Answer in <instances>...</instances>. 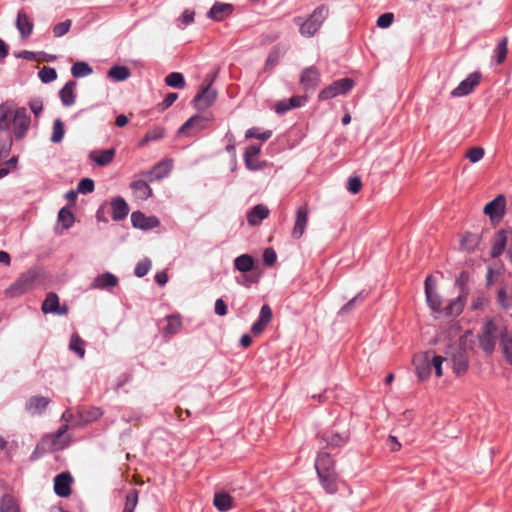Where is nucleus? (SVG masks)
<instances>
[{
  "instance_id": "f257e3e1",
  "label": "nucleus",
  "mask_w": 512,
  "mask_h": 512,
  "mask_svg": "<svg viewBox=\"0 0 512 512\" xmlns=\"http://www.w3.org/2000/svg\"><path fill=\"white\" fill-rule=\"evenodd\" d=\"M13 124V133L17 140L25 137L30 128L31 118L25 107L13 109L8 103L0 105V130L10 134V125Z\"/></svg>"
},
{
  "instance_id": "f03ea898",
  "label": "nucleus",
  "mask_w": 512,
  "mask_h": 512,
  "mask_svg": "<svg viewBox=\"0 0 512 512\" xmlns=\"http://www.w3.org/2000/svg\"><path fill=\"white\" fill-rule=\"evenodd\" d=\"M327 16L328 8L320 5L306 21L300 23L301 18H296L295 21L300 24V34L305 37H312L319 30Z\"/></svg>"
},
{
  "instance_id": "7ed1b4c3",
  "label": "nucleus",
  "mask_w": 512,
  "mask_h": 512,
  "mask_svg": "<svg viewBox=\"0 0 512 512\" xmlns=\"http://www.w3.org/2000/svg\"><path fill=\"white\" fill-rule=\"evenodd\" d=\"M354 86V81L350 78H343L330 84L322 89L318 98L322 101L332 99L338 95H343L349 92Z\"/></svg>"
},
{
  "instance_id": "20e7f679",
  "label": "nucleus",
  "mask_w": 512,
  "mask_h": 512,
  "mask_svg": "<svg viewBox=\"0 0 512 512\" xmlns=\"http://www.w3.org/2000/svg\"><path fill=\"white\" fill-rule=\"evenodd\" d=\"M497 331V326L493 320H488L482 327L479 335V346L486 354H492L495 349Z\"/></svg>"
},
{
  "instance_id": "39448f33",
  "label": "nucleus",
  "mask_w": 512,
  "mask_h": 512,
  "mask_svg": "<svg viewBox=\"0 0 512 512\" xmlns=\"http://www.w3.org/2000/svg\"><path fill=\"white\" fill-rule=\"evenodd\" d=\"M213 80L214 76H212L210 80L205 79V85H203V87L194 97V106L198 110H204L215 102L217 98V92L211 88Z\"/></svg>"
},
{
  "instance_id": "423d86ee",
  "label": "nucleus",
  "mask_w": 512,
  "mask_h": 512,
  "mask_svg": "<svg viewBox=\"0 0 512 512\" xmlns=\"http://www.w3.org/2000/svg\"><path fill=\"white\" fill-rule=\"evenodd\" d=\"M67 430L68 425H62L55 433L46 435L43 438V443L53 451H59L66 448L70 442V437L67 435Z\"/></svg>"
},
{
  "instance_id": "0eeeda50",
  "label": "nucleus",
  "mask_w": 512,
  "mask_h": 512,
  "mask_svg": "<svg viewBox=\"0 0 512 512\" xmlns=\"http://www.w3.org/2000/svg\"><path fill=\"white\" fill-rule=\"evenodd\" d=\"M350 438L348 430H339L336 427H332L324 431L321 435V439L326 443V447L334 449L344 446Z\"/></svg>"
},
{
  "instance_id": "6e6552de",
  "label": "nucleus",
  "mask_w": 512,
  "mask_h": 512,
  "mask_svg": "<svg viewBox=\"0 0 512 512\" xmlns=\"http://www.w3.org/2000/svg\"><path fill=\"white\" fill-rule=\"evenodd\" d=\"M36 278L37 274L34 271H28L22 274L18 280L6 290V294L15 297L27 292L33 287Z\"/></svg>"
},
{
  "instance_id": "1a4fd4ad",
  "label": "nucleus",
  "mask_w": 512,
  "mask_h": 512,
  "mask_svg": "<svg viewBox=\"0 0 512 512\" xmlns=\"http://www.w3.org/2000/svg\"><path fill=\"white\" fill-rule=\"evenodd\" d=\"M213 120L212 116L194 115L189 118L178 130L179 134L193 135L207 128Z\"/></svg>"
},
{
  "instance_id": "9d476101",
  "label": "nucleus",
  "mask_w": 512,
  "mask_h": 512,
  "mask_svg": "<svg viewBox=\"0 0 512 512\" xmlns=\"http://www.w3.org/2000/svg\"><path fill=\"white\" fill-rule=\"evenodd\" d=\"M309 213L310 209L307 203H304L296 210L295 223L291 232V236L294 239H300L303 236L308 224Z\"/></svg>"
},
{
  "instance_id": "9b49d317",
  "label": "nucleus",
  "mask_w": 512,
  "mask_h": 512,
  "mask_svg": "<svg viewBox=\"0 0 512 512\" xmlns=\"http://www.w3.org/2000/svg\"><path fill=\"white\" fill-rule=\"evenodd\" d=\"M506 209V198L503 194L498 195L484 207V214L488 215L492 221H499L503 218Z\"/></svg>"
},
{
  "instance_id": "f8f14e48",
  "label": "nucleus",
  "mask_w": 512,
  "mask_h": 512,
  "mask_svg": "<svg viewBox=\"0 0 512 512\" xmlns=\"http://www.w3.org/2000/svg\"><path fill=\"white\" fill-rule=\"evenodd\" d=\"M452 368L457 375L464 374L469 367V360L466 350L462 346L455 348L451 356Z\"/></svg>"
},
{
  "instance_id": "ddd939ff",
  "label": "nucleus",
  "mask_w": 512,
  "mask_h": 512,
  "mask_svg": "<svg viewBox=\"0 0 512 512\" xmlns=\"http://www.w3.org/2000/svg\"><path fill=\"white\" fill-rule=\"evenodd\" d=\"M480 78V73L475 72L470 74L465 80L460 82V84L451 92V95L454 97L468 95L479 84Z\"/></svg>"
},
{
  "instance_id": "4468645a",
  "label": "nucleus",
  "mask_w": 512,
  "mask_h": 512,
  "mask_svg": "<svg viewBox=\"0 0 512 512\" xmlns=\"http://www.w3.org/2000/svg\"><path fill=\"white\" fill-rule=\"evenodd\" d=\"M413 363L416 368L417 376L420 380H426L431 373V360L429 352L415 355Z\"/></svg>"
},
{
  "instance_id": "2eb2a0df",
  "label": "nucleus",
  "mask_w": 512,
  "mask_h": 512,
  "mask_svg": "<svg viewBox=\"0 0 512 512\" xmlns=\"http://www.w3.org/2000/svg\"><path fill=\"white\" fill-rule=\"evenodd\" d=\"M73 478L69 472L58 474L54 478V491L60 497H68L71 495V484Z\"/></svg>"
},
{
  "instance_id": "dca6fc26",
  "label": "nucleus",
  "mask_w": 512,
  "mask_h": 512,
  "mask_svg": "<svg viewBox=\"0 0 512 512\" xmlns=\"http://www.w3.org/2000/svg\"><path fill=\"white\" fill-rule=\"evenodd\" d=\"M315 468L317 475L320 474H334L335 472V463L327 452H320L315 461Z\"/></svg>"
},
{
  "instance_id": "f3484780",
  "label": "nucleus",
  "mask_w": 512,
  "mask_h": 512,
  "mask_svg": "<svg viewBox=\"0 0 512 512\" xmlns=\"http://www.w3.org/2000/svg\"><path fill=\"white\" fill-rule=\"evenodd\" d=\"M320 82V73L316 67L311 66L303 70L300 83L305 90L315 89Z\"/></svg>"
},
{
  "instance_id": "a211bd4d",
  "label": "nucleus",
  "mask_w": 512,
  "mask_h": 512,
  "mask_svg": "<svg viewBox=\"0 0 512 512\" xmlns=\"http://www.w3.org/2000/svg\"><path fill=\"white\" fill-rule=\"evenodd\" d=\"M50 403V399L44 396H31L25 404L26 411L31 415L42 414Z\"/></svg>"
},
{
  "instance_id": "6ab92c4d",
  "label": "nucleus",
  "mask_w": 512,
  "mask_h": 512,
  "mask_svg": "<svg viewBox=\"0 0 512 512\" xmlns=\"http://www.w3.org/2000/svg\"><path fill=\"white\" fill-rule=\"evenodd\" d=\"M131 222L134 227L143 230L152 229L159 225V220L156 217H146L140 211H135L131 214Z\"/></svg>"
},
{
  "instance_id": "aec40b11",
  "label": "nucleus",
  "mask_w": 512,
  "mask_h": 512,
  "mask_svg": "<svg viewBox=\"0 0 512 512\" xmlns=\"http://www.w3.org/2000/svg\"><path fill=\"white\" fill-rule=\"evenodd\" d=\"M233 12V6L228 3L215 2L208 11V18L214 21H222Z\"/></svg>"
},
{
  "instance_id": "412c9836",
  "label": "nucleus",
  "mask_w": 512,
  "mask_h": 512,
  "mask_svg": "<svg viewBox=\"0 0 512 512\" xmlns=\"http://www.w3.org/2000/svg\"><path fill=\"white\" fill-rule=\"evenodd\" d=\"M500 345L506 361L512 365V329L507 326L500 331Z\"/></svg>"
},
{
  "instance_id": "4be33fe9",
  "label": "nucleus",
  "mask_w": 512,
  "mask_h": 512,
  "mask_svg": "<svg viewBox=\"0 0 512 512\" xmlns=\"http://www.w3.org/2000/svg\"><path fill=\"white\" fill-rule=\"evenodd\" d=\"M43 313H56L59 315L65 314L67 312L66 308L60 309L59 307V298L56 293L50 292L47 294L45 300L42 303L41 307Z\"/></svg>"
},
{
  "instance_id": "5701e85b",
  "label": "nucleus",
  "mask_w": 512,
  "mask_h": 512,
  "mask_svg": "<svg viewBox=\"0 0 512 512\" xmlns=\"http://www.w3.org/2000/svg\"><path fill=\"white\" fill-rule=\"evenodd\" d=\"M431 280H432V276H428L425 280V294H426V300H427V303L429 305V307L435 311V312H441L442 309H441V305H442V302H441V298L440 296L435 292L433 291L432 287H431Z\"/></svg>"
},
{
  "instance_id": "b1692460",
  "label": "nucleus",
  "mask_w": 512,
  "mask_h": 512,
  "mask_svg": "<svg viewBox=\"0 0 512 512\" xmlns=\"http://www.w3.org/2000/svg\"><path fill=\"white\" fill-rule=\"evenodd\" d=\"M115 149L93 150L89 154V158L98 166H106L111 163L115 157Z\"/></svg>"
},
{
  "instance_id": "393cba45",
  "label": "nucleus",
  "mask_w": 512,
  "mask_h": 512,
  "mask_svg": "<svg viewBox=\"0 0 512 512\" xmlns=\"http://www.w3.org/2000/svg\"><path fill=\"white\" fill-rule=\"evenodd\" d=\"M269 215V209L262 204L254 206L247 214V221L249 225L256 226L260 224Z\"/></svg>"
},
{
  "instance_id": "a878e982",
  "label": "nucleus",
  "mask_w": 512,
  "mask_h": 512,
  "mask_svg": "<svg viewBox=\"0 0 512 512\" xmlns=\"http://www.w3.org/2000/svg\"><path fill=\"white\" fill-rule=\"evenodd\" d=\"M118 284V278L112 273L106 272L97 276L92 282L94 289H110Z\"/></svg>"
},
{
  "instance_id": "bb28decb",
  "label": "nucleus",
  "mask_w": 512,
  "mask_h": 512,
  "mask_svg": "<svg viewBox=\"0 0 512 512\" xmlns=\"http://www.w3.org/2000/svg\"><path fill=\"white\" fill-rule=\"evenodd\" d=\"M508 241V232L505 230L498 231L494 238L491 248V256L496 258L500 256L505 250L506 244Z\"/></svg>"
},
{
  "instance_id": "cd10ccee",
  "label": "nucleus",
  "mask_w": 512,
  "mask_h": 512,
  "mask_svg": "<svg viewBox=\"0 0 512 512\" xmlns=\"http://www.w3.org/2000/svg\"><path fill=\"white\" fill-rule=\"evenodd\" d=\"M16 27L23 38H28L31 35L33 31V23L25 12H18Z\"/></svg>"
},
{
  "instance_id": "c85d7f7f",
  "label": "nucleus",
  "mask_w": 512,
  "mask_h": 512,
  "mask_svg": "<svg viewBox=\"0 0 512 512\" xmlns=\"http://www.w3.org/2000/svg\"><path fill=\"white\" fill-rule=\"evenodd\" d=\"M0 512H21L19 499L10 493L4 494L0 499Z\"/></svg>"
},
{
  "instance_id": "c756f323",
  "label": "nucleus",
  "mask_w": 512,
  "mask_h": 512,
  "mask_svg": "<svg viewBox=\"0 0 512 512\" xmlns=\"http://www.w3.org/2000/svg\"><path fill=\"white\" fill-rule=\"evenodd\" d=\"M466 302V294L459 295L456 299L452 300L444 309L443 312L446 316L455 317L462 313Z\"/></svg>"
},
{
  "instance_id": "7c9ffc66",
  "label": "nucleus",
  "mask_w": 512,
  "mask_h": 512,
  "mask_svg": "<svg viewBox=\"0 0 512 512\" xmlns=\"http://www.w3.org/2000/svg\"><path fill=\"white\" fill-rule=\"evenodd\" d=\"M112 218L115 221L123 220L129 212V208L125 200L121 197L114 199L111 203Z\"/></svg>"
},
{
  "instance_id": "2f4dec72",
  "label": "nucleus",
  "mask_w": 512,
  "mask_h": 512,
  "mask_svg": "<svg viewBox=\"0 0 512 512\" xmlns=\"http://www.w3.org/2000/svg\"><path fill=\"white\" fill-rule=\"evenodd\" d=\"M255 266L254 259L249 254H242L235 258L234 267L242 273H247L253 270Z\"/></svg>"
},
{
  "instance_id": "473e14b6",
  "label": "nucleus",
  "mask_w": 512,
  "mask_h": 512,
  "mask_svg": "<svg viewBox=\"0 0 512 512\" xmlns=\"http://www.w3.org/2000/svg\"><path fill=\"white\" fill-rule=\"evenodd\" d=\"M76 87V82L69 81L67 82L64 87L60 90V99L64 106H71L75 102V94L74 90Z\"/></svg>"
},
{
  "instance_id": "72a5a7b5",
  "label": "nucleus",
  "mask_w": 512,
  "mask_h": 512,
  "mask_svg": "<svg viewBox=\"0 0 512 512\" xmlns=\"http://www.w3.org/2000/svg\"><path fill=\"white\" fill-rule=\"evenodd\" d=\"M131 188L136 198L146 200L152 195V190L144 180H136L131 183Z\"/></svg>"
},
{
  "instance_id": "f704fd0d",
  "label": "nucleus",
  "mask_w": 512,
  "mask_h": 512,
  "mask_svg": "<svg viewBox=\"0 0 512 512\" xmlns=\"http://www.w3.org/2000/svg\"><path fill=\"white\" fill-rule=\"evenodd\" d=\"M321 486L329 494H335L338 490L337 474H320L318 475Z\"/></svg>"
},
{
  "instance_id": "c9c22d12",
  "label": "nucleus",
  "mask_w": 512,
  "mask_h": 512,
  "mask_svg": "<svg viewBox=\"0 0 512 512\" xmlns=\"http://www.w3.org/2000/svg\"><path fill=\"white\" fill-rule=\"evenodd\" d=\"M285 52L286 50L284 47H281L280 45L274 46L267 57L265 69L268 70L274 68L279 63Z\"/></svg>"
},
{
  "instance_id": "e433bc0d",
  "label": "nucleus",
  "mask_w": 512,
  "mask_h": 512,
  "mask_svg": "<svg viewBox=\"0 0 512 512\" xmlns=\"http://www.w3.org/2000/svg\"><path fill=\"white\" fill-rule=\"evenodd\" d=\"M166 321H167V325L164 329L165 335L172 336V335L177 334L181 330L182 321H181L180 316H176V315L167 316Z\"/></svg>"
},
{
  "instance_id": "4c0bfd02",
  "label": "nucleus",
  "mask_w": 512,
  "mask_h": 512,
  "mask_svg": "<svg viewBox=\"0 0 512 512\" xmlns=\"http://www.w3.org/2000/svg\"><path fill=\"white\" fill-rule=\"evenodd\" d=\"M213 504L218 510L227 511L232 507V498L227 493H216Z\"/></svg>"
},
{
  "instance_id": "58836bf2",
  "label": "nucleus",
  "mask_w": 512,
  "mask_h": 512,
  "mask_svg": "<svg viewBox=\"0 0 512 512\" xmlns=\"http://www.w3.org/2000/svg\"><path fill=\"white\" fill-rule=\"evenodd\" d=\"M130 70L126 66H113L108 71V77L115 81H124L130 77Z\"/></svg>"
},
{
  "instance_id": "ea45409f",
  "label": "nucleus",
  "mask_w": 512,
  "mask_h": 512,
  "mask_svg": "<svg viewBox=\"0 0 512 512\" xmlns=\"http://www.w3.org/2000/svg\"><path fill=\"white\" fill-rule=\"evenodd\" d=\"M92 72L93 70L89 64L83 61H78L71 67V74L76 78L88 76Z\"/></svg>"
},
{
  "instance_id": "a19ab883",
  "label": "nucleus",
  "mask_w": 512,
  "mask_h": 512,
  "mask_svg": "<svg viewBox=\"0 0 512 512\" xmlns=\"http://www.w3.org/2000/svg\"><path fill=\"white\" fill-rule=\"evenodd\" d=\"M139 499V492L136 489H131L125 498L124 509L122 512H134L137 507Z\"/></svg>"
},
{
  "instance_id": "79ce46f5",
  "label": "nucleus",
  "mask_w": 512,
  "mask_h": 512,
  "mask_svg": "<svg viewBox=\"0 0 512 512\" xmlns=\"http://www.w3.org/2000/svg\"><path fill=\"white\" fill-rule=\"evenodd\" d=\"M260 146L258 145H251L249 146L246 151H245V163H246V166L249 168V169H256L257 166L254 165V160L257 158V156L259 155L260 153Z\"/></svg>"
},
{
  "instance_id": "37998d69",
  "label": "nucleus",
  "mask_w": 512,
  "mask_h": 512,
  "mask_svg": "<svg viewBox=\"0 0 512 512\" xmlns=\"http://www.w3.org/2000/svg\"><path fill=\"white\" fill-rule=\"evenodd\" d=\"M58 222L63 229H69L74 223L73 213L66 207L62 208L58 213Z\"/></svg>"
},
{
  "instance_id": "c03bdc74",
  "label": "nucleus",
  "mask_w": 512,
  "mask_h": 512,
  "mask_svg": "<svg viewBox=\"0 0 512 512\" xmlns=\"http://www.w3.org/2000/svg\"><path fill=\"white\" fill-rule=\"evenodd\" d=\"M497 302L504 308L509 309L512 307V291L508 292L506 288H500L497 293Z\"/></svg>"
},
{
  "instance_id": "a18cd8bd",
  "label": "nucleus",
  "mask_w": 512,
  "mask_h": 512,
  "mask_svg": "<svg viewBox=\"0 0 512 512\" xmlns=\"http://www.w3.org/2000/svg\"><path fill=\"white\" fill-rule=\"evenodd\" d=\"M507 45H508V39H507V37H504L498 42V44L495 48L496 62L498 64H502L506 59V56L508 53Z\"/></svg>"
},
{
  "instance_id": "49530a36",
  "label": "nucleus",
  "mask_w": 512,
  "mask_h": 512,
  "mask_svg": "<svg viewBox=\"0 0 512 512\" xmlns=\"http://www.w3.org/2000/svg\"><path fill=\"white\" fill-rule=\"evenodd\" d=\"M65 134L64 123L61 119H56L53 122V131L51 141L53 143H60L63 140Z\"/></svg>"
},
{
  "instance_id": "de8ad7c7",
  "label": "nucleus",
  "mask_w": 512,
  "mask_h": 512,
  "mask_svg": "<svg viewBox=\"0 0 512 512\" xmlns=\"http://www.w3.org/2000/svg\"><path fill=\"white\" fill-rule=\"evenodd\" d=\"M84 344L85 342L81 337L75 333L71 336L69 347L72 351L77 353L79 357L83 358L85 355Z\"/></svg>"
},
{
  "instance_id": "09e8293b",
  "label": "nucleus",
  "mask_w": 512,
  "mask_h": 512,
  "mask_svg": "<svg viewBox=\"0 0 512 512\" xmlns=\"http://www.w3.org/2000/svg\"><path fill=\"white\" fill-rule=\"evenodd\" d=\"M165 83L174 88H183L185 86V80L181 73L172 72L165 78Z\"/></svg>"
},
{
  "instance_id": "8fccbe9b",
  "label": "nucleus",
  "mask_w": 512,
  "mask_h": 512,
  "mask_svg": "<svg viewBox=\"0 0 512 512\" xmlns=\"http://www.w3.org/2000/svg\"><path fill=\"white\" fill-rule=\"evenodd\" d=\"M164 136V129L161 127H153L150 129L141 140L140 145H145L151 141H156Z\"/></svg>"
},
{
  "instance_id": "3c124183",
  "label": "nucleus",
  "mask_w": 512,
  "mask_h": 512,
  "mask_svg": "<svg viewBox=\"0 0 512 512\" xmlns=\"http://www.w3.org/2000/svg\"><path fill=\"white\" fill-rule=\"evenodd\" d=\"M43 83H50L57 78V72L54 68L44 66L38 73Z\"/></svg>"
},
{
  "instance_id": "603ef678",
  "label": "nucleus",
  "mask_w": 512,
  "mask_h": 512,
  "mask_svg": "<svg viewBox=\"0 0 512 512\" xmlns=\"http://www.w3.org/2000/svg\"><path fill=\"white\" fill-rule=\"evenodd\" d=\"M477 244L478 236L475 234L468 233L461 240V246L468 251H472Z\"/></svg>"
},
{
  "instance_id": "864d4df0",
  "label": "nucleus",
  "mask_w": 512,
  "mask_h": 512,
  "mask_svg": "<svg viewBox=\"0 0 512 512\" xmlns=\"http://www.w3.org/2000/svg\"><path fill=\"white\" fill-rule=\"evenodd\" d=\"M484 155H485V150L482 147H472L466 153V157L472 163L479 162L484 157Z\"/></svg>"
},
{
  "instance_id": "5fc2aeb1",
  "label": "nucleus",
  "mask_w": 512,
  "mask_h": 512,
  "mask_svg": "<svg viewBox=\"0 0 512 512\" xmlns=\"http://www.w3.org/2000/svg\"><path fill=\"white\" fill-rule=\"evenodd\" d=\"M12 147V138L10 134H6L3 141H0V161L8 157Z\"/></svg>"
},
{
  "instance_id": "6e6d98bb",
  "label": "nucleus",
  "mask_w": 512,
  "mask_h": 512,
  "mask_svg": "<svg viewBox=\"0 0 512 512\" xmlns=\"http://www.w3.org/2000/svg\"><path fill=\"white\" fill-rule=\"evenodd\" d=\"M271 135H272L271 131H265V132L260 133L258 128H250L246 131L245 136L247 138H256L261 141H266L271 137Z\"/></svg>"
},
{
  "instance_id": "4d7b16f0",
  "label": "nucleus",
  "mask_w": 512,
  "mask_h": 512,
  "mask_svg": "<svg viewBox=\"0 0 512 512\" xmlns=\"http://www.w3.org/2000/svg\"><path fill=\"white\" fill-rule=\"evenodd\" d=\"M151 268V261L148 258L140 261L135 267V275L137 277L145 276Z\"/></svg>"
},
{
  "instance_id": "13d9d810",
  "label": "nucleus",
  "mask_w": 512,
  "mask_h": 512,
  "mask_svg": "<svg viewBox=\"0 0 512 512\" xmlns=\"http://www.w3.org/2000/svg\"><path fill=\"white\" fill-rule=\"evenodd\" d=\"M71 24H72L71 20L68 19V20H65V21L55 25L53 28L54 36L61 37V36L65 35L69 31Z\"/></svg>"
},
{
  "instance_id": "bf43d9fd",
  "label": "nucleus",
  "mask_w": 512,
  "mask_h": 512,
  "mask_svg": "<svg viewBox=\"0 0 512 512\" xmlns=\"http://www.w3.org/2000/svg\"><path fill=\"white\" fill-rule=\"evenodd\" d=\"M394 20V14L387 12L381 14L377 19V26L380 28H388L392 25Z\"/></svg>"
},
{
  "instance_id": "052dcab7",
  "label": "nucleus",
  "mask_w": 512,
  "mask_h": 512,
  "mask_svg": "<svg viewBox=\"0 0 512 512\" xmlns=\"http://www.w3.org/2000/svg\"><path fill=\"white\" fill-rule=\"evenodd\" d=\"M94 190V181L90 178L82 179L78 184V192L88 194Z\"/></svg>"
},
{
  "instance_id": "680f3d73",
  "label": "nucleus",
  "mask_w": 512,
  "mask_h": 512,
  "mask_svg": "<svg viewBox=\"0 0 512 512\" xmlns=\"http://www.w3.org/2000/svg\"><path fill=\"white\" fill-rule=\"evenodd\" d=\"M362 188V181L358 176L350 177L348 180L347 189L352 194H357Z\"/></svg>"
},
{
  "instance_id": "e2e57ef3",
  "label": "nucleus",
  "mask_w": 512,
  "mask_h": 512,
  "mask_svg": "<svg viewBox=\"0 0 512 512\" xmlns=\"http://www.w3.org/2000/svg\"><path fill=\"white\" fill-rule=\"evenodd\" d=\"M272 317H273V314H272L271 308L268 305H263L261 307L258 320L261 321L262 323H264L265 325H268L271 322Z\"/></svg>"
},
{
  "instance_id": "0e129e2a",
  "label": "nucleus",
  "mask_w": 512,
  "mask_h": 512,
  "mask_svg": "<svg viewBox=\"0 0 512 512\" xmlns=\"http://www.w3.org/2000/svg\"><path fill=\"white\" fill-rule=\"evenodd\" d=\"M277 260L276 252L273 248L268 247L264 250L263 261L267 266H272Z\"/></svg>"
},
{
  "instance_id": "69168bd1",
  "label": "nucleus",
  "mask_w": 512,
  "mask_h": 512,
  "mask_svg": "<svg viewBox=\"0 0 512 512\" xmlns=\"http://www.w3.org/2000/svg\"><path fill=\"white\" fill-rule=\"evenodd\" d=\"M430 360H431V367L432 366L434 367L436 376L441 377L443 374L442 373V363L444 360H446V358L439 356V355H435Z\"/></svg>"
},
{
  "instance_id": "338daca9",
  "label": "nucleus",
  "mask_w": 512,
  "mask_h": 512,
  "mask_svg": "<svg viewBox=\"0 0 512 512\" xmlns=\"http://www.w3.org/2000/svg\"><path fill=\"white\" fill-rule=\"evenodd\" d=\"M178 98L177 93H168L163 101L159 104L160 110L164 111L169 108Z\"/></svg>"
},
{
  "instance_id": "774afa93",
  "label": "nucleus",
  "mask_w": 512,
  "mask_h": 512,
  "mask_svg": "<svg viewBox=\"0 0 512 512\" xmlns=\"http://www.w3.org/2000/svg\"><path fill=\"white\" fill-rule=\"evenodd\" d=\"M29 107L36 117H38L43 110V102L39 98L32 99L29 102Z\"/></svg>"
}]
</instances>
